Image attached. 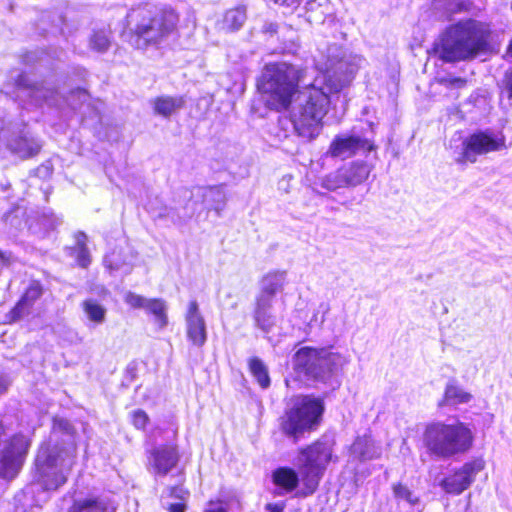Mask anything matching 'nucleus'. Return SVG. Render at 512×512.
Returning <instances> with one entry per match:
<instances>
[{
	"instance_id": "39",
	"label": "nucleus",
	"mask_w": 512,
	"mask_h": 512,
	"mask_svg": "<svg viewBox=\"0 0 512 512\" xmlns=\"http://www.w3.org/2000/svg\"><path fill=\"white\" fill-rule=\"evenodd\" d=\"M132 423L137 429H144L149 421V417L145 411L138 409L131 414Z\"/></svg>"
},
{
	"instance_id": "9",
	"label": "nucleus",
	"mask_w": 512,
	"mask_h": 512,
	"mask_svg": "<svg viewBox=\"0 0 512 512\" xmlns=\"http://www.w3.org/2000/svg\"><path fill=\"white\" fill-rule=\"evenodd\" d=\"M334 440L329 436H322L313 444L300 451L299 471L303 488L297 492V496L307 497L312 495L332 460Z\"/></svg>"
},
{
	"instance_id": "29",
	"label": "nucleus",
	"mask_w": 512,
	"mask_h": 512,
	"mask_svg": "<svg viewBox=\"0 0 512 512\" xmlns=\"http://www.w3.org/2000/svg\"><path fill=\"white\" fill-rule=\"evenodd\" d=\"M82 309L87 318L95 325L103 324L106 320V308L93 298L82 302Z\"/></svg>"
},
{
	"instance_id": "53",
	"label": "nucleus",
	"mask_w": 512,
	"mask_h": 512,
	"mask_svg": "<svg viewBox=\"0 0 512 512\" xmlns=\"http://www.w3.org/2000/svg\"><path fill=\"white\" fill-rule=\"evenodd\" d=\"M4 434V427L2 423L0 422V437Z\"/></svg>"
},
{
	"instance_id": "45",
	"label": "nucleus",
	"mask_w": 512,
	"mask_h": 512,
	"mask_svg": "<svg viewBox=\"0 0 512 512\" xmlns=\"http://www.w3.org/2000/svg\"><path fill=\"white\" fill-rule=\"evenodd\" d=\"M291 176H284L280 181H279V189L285 191L286 193L289 192V182L291 180Z\"/></svg>"
},
{
	"instance_id": "11",
	"label": "nucleus",
	"mask_w": 512,
	"mask_h": 512,
	"mask_svg": "<svg viewBox=\"0 0 512 512\" xmlns=\"http://www.w3.org/2000/svg\"><path fill=\"white\" fill-rule=\"evenodd\" d=\"M505 138L496 135L490 131H477L466 137L460 146V150L455 158L456 162L463 164L466 162L475 163L477 158L490 152L504 149Z\"/></svg>"
},
{
	"instance_id": "49",
	"label": "nucleus",
	"mask_w": 512,
	"mask_h": 512,
	"mask_svg": "<svg viewBox=\"0 0 512 512\" xmlns=\"http://www.w3.org/2000/svg\"><path fill=\"white\" fill-rule=\"evenodd\" d=\"M0 260L2 261L3 264H8L9 263V256H7L5 253L0 251Z\"/></svg>"
},
{
	"instance_id": "47",
	"label": "nucleus",
	"mask_w": 512,
	"mask_h": 512,
	"mask_svg": "<svg viewBox=\"0 0 512 512\" xmlns=\"http://www.w3.org/2000/svg\"><path fill=\"white\" fill-rule=\"evenodd\" d=\"M9 383L4 376H0V395L5 393L8 389Z\"/></svg>"
},
{
	"instance_id": "41",
	"label": "nucleus",
	"mask_w": 512,
	"mask_h": 512,
	"mask_svg": "<svg viewBox=\"0 0 512 512\" xmlns=\"http://www.w3.org/2000/svg\"><path fill=\"white\" fill-rule=\"evenodd\" d=\"M446 85L450 88H462L466 85L467 81L461 77H453L446 80H443Z\"/></svg>"
},
{
	"instance_id": "30",
	"label": "nucleus",
	"mask_w": 512,
	"mask_h": 512,
	"mask_svg": "<svg viewBox=\"0 0 512 512\" xmlns=\"http://www.w3.org/2000/svg\"><path fill=\"white\" fill-rule=\"evenodd\" d=\"M111 45V30L109 28H101L93 30L89 38V47L95 52L104 53Z\"/></svg>"
},
{
	"instance_id": "33",
	"label": "nucleus",
	"mask_w": 512,
	"mask_h": 512,
	"mask_svg": "<svg viewBox=\"0 0 512 512\" xmlns=\"http://www.w3.org/2000/svg\"><path fill=\"white\" fill-rule=\"evenodd\" d=\"M392 492L398 503L405 502L409 507L417 505L420 501L419 497L407 485L400 482L392 485Z\"/></svg>"
},
{
	"instance_id": "5",
	"label": "nucleus",
	"mask_w": 512,
	"mask_h": 512,
	"mask_svg": "<svg viewBox=\"0 0 512 512\" xmlns=\"http://www.w3.org/2000/svg\"><path fill=\"white\" fill-rule=\"evenodd\" d=\"M304 70L287 62H273L264 66L257 87L270 109L285 110L297 92Z\"/></svg>"
},
{
	"instance_id": "40",
	"label": "nucleus",
	"mask_w": 512,
	"mask_h": 512,
	"mask_svg": "<svg viewBox=\"0 0 512 512\" xmlns=\"http://www.w3.org/2000/svg\"><path fill=\"white\" fill-rule=\"evenodd\" d=\"M504 88L503 93L506 95L507 99L512 105V68L505 73V77L503 80Z\"/></svg>"
},
{
	"instance_id": "12",
	"label": "nucleus",
	"mask_w": 512,
	"mask_h": 512,
	"mask_svg": "<svg viewBox=\"0 0 512 512\" xmlns=\"http://www.w3.org/2000/svg\"><path fill=\"white\" fill-rule=\"evenodd\" d=\"M30 447V440L23 434H15L5 442L0 452V477L13 479L19 473Z\"/></svg>"
},
{
	"instance_id": "42",
	"label": "nucleus",
	"mask_w": 512,
	"mask_h": 512,
	"mask_svg": "<svg viewBox=\"0 0 512 512\" xmlns=\"http://www.w3.org/2000/svg\"><path fill=\"white\" fill-rule=\"evenodd\" d=\"M167 491L169 492V495L171 497H175V498H178L180 500H184L186 495H187V491H185L180 486L170 487V488L167 489Z\"/></svg>"
},
{
	"instance_id": "21",
	"label": "nucleus",
	"mask_w": 512,
	"mask_h": 512,
	"mask_svg": "<svg viewBox=\"0 0 512 512\" xmlns=\"http://www.w3.org/2000/svg\"><path fill=\"white\" fill-rule=\"evenodd\" d=\"M273 301L255 297L253 319L255 326L265 333H269L276 325V316L272 312Z\"/></svg>"
},
{
	"instance_id": "4",
	"label": "nucleus",
	"mask_w": 512,
	"mask_h": 512,
	"mask_svg": "<svg viewBox=\"0 0 512 512\" xmlns=\"http://www.w3.org/2000/svg\"><path fill=\"white\" fill-rule=\"evenodd\" d=\"M75 457L76 445L71 435L54 444H42L35 459L37 481L47 491L57 490L66 483Z\"/></svg>"
},
{
	"instance_id": "38",
	"label": "nucleus",
	"mask_w": 512,
	"mask_h": 512,
	"mask_svg": "<svg viewBox=\"0 0 512 512\" xmlns=\"http://www.w3.org/2000/svg\"><path fill=\"white\" fill-rule=\"evenodd\" d=\"M124 301L132 308L145 309L149 299L129 291L125 294Z\"/></svg>"
},
{
	"instance_id": "36",
	"label": "nucleus",
	"mask_w": 512,
	"mask_h": 512,
	"mask_svg": "<svg viewBox=\"0 0 512 512\" xmlns=\"http://www.w3.org/2000/svg\"><path fill=\"white\" fill-rule=\"evenodd\" d=\"M32 307L20 299L7 315L10 322H16L31 313Z\"/></svg>"
},
{
	"instance_id": "31",
	"label": "nucleus",
	"mask_w": 512,
	"mask_h": 512,
	"mask_svg": "<svg viewBox=\"0 0 512 512\" xmlns=\"http://www.w3.org/2000/svg\"><path fill=\"white\" fill-rule=\"evenodd\" d=\"M75 246L73 248L79 266L86 268L91 262L90 253L87 248V235L79 231L75 234Z\"/></svg>"
},
{
	"instance_id": "50",
	"label": "nucleus",
	"mask_w": 512,
	"mask_h": 512,
	"mask_svg": "<svg viewBox=\"0 0 512 512\" xmlns=\"http://www.w3.org/2000/svg\"><path fill=\"white\" fill-rule=\"evenodd\" d=\"M320 309L323 310V313L326 314L328 311H329V305L328 304H325V303H322L320 306H319Z\"/></svg>"
},
{
	"instance_id": "18",
	"label": "nucleus",
	"mask_w": 512,
	"mask_h": 512,
	"mask_svg": "<svg viewBox=\"0 0 512 512\" xmlns=\"http://www.w3.org/2000/svg\"><path fill=\"white\" fill-rule=\"evenodd\" d=\"M8 148L12 153L27 159L37 155L42 148V144L28 131L22 130L20 135L8 140Z\"/></svg>"
},
{
	"instance_id": "48",
	"label": "nucleus",
	"mask_w": 512,
	"mask_h": 512,
	"mask_svg": "<svg viewBox=\"0 0 512 512\" xmlns=\"http://www.w3.org/2000/svg\"><path fill=\"white\" fill-rule=\"evenodd\" d=\"M205 512H228L225 508L222 506H217L215 508L207 509Z\"/></svg>"
},
{
	"instance_id": "37",
	"label": "nucleus",
	"mask_w": 512,
	"mask_h": 512,
	"mask_svg": "<svg viewBox=\"0 0 512 512\" xmlns=\"http://www.w3.org/2000/svg\"><path fill=\"white\" fill-rule=\"evenodd\" d=\"M104 265L110 271H117V270L123 269L126 274L131 272V266L128 263H126L125 261L119 260L116 257L115 253L105 256Z\"/></svg>"
},
{
	"instance_id": "56",
	"label": "nucleus",
	"mask_w": 512,
	"mask_h": 512,
	"mask_svg": "<svg viewBox=\"0 0 512 512\" xmlns=\"http://www.w3.org/2000/svg\"><path fill=\"white\" fill-rule=\"evenodd\" d=\"M159 216H167V217H169V213L160 214Z\"/></svg>"
},
{
	"instance_id": "14",
	"label": "nucleus",
	"mask_w": 512,
	"mask_h": 512,
	"mask_svg": "<svg viewBox=\"0 0 512 512\" xmlns=\"http://www.w3.org/2000/svg\"><path fill=\"white\" fill-rule=\"evenodd\" d=\"M484 468V462L481 459L465 463L461 468L447 475L439 482V486L448 494L459 495L468 489L474 481L476 475Z\"/></svg>"
},
{
	"instance_id": "25",
	"label": "nucleus",
	"mask_w": 512,
	"mask_h": 512,
	"mask_svg": "<svg viewBox=\"0 0 512 512\" xmlns=\"http://www.w3.org/2000/svg\"><path fill=\"white\" fill-rule=\"evenodd\" d=\"M472 395L456 384L454 380L447 383L440 406H456L470 402Z\"/></svg>"
},
{
	"instance_id": "27",
	"label": "nucleus",
	"mask_w": 512,
	"mask_h": 512,
	"mask_svg": "<svg viewBox=\"0 0 512 512\" xmlns=\"http://www.w3.org/2000/svg\"><path fill=\"white\" fill-rule=\"evenodd\" d=\"M246 8L238 6L226 11L222 20V29L228 32L239 30L246 22Z\"/></svg>"
},
{
	"instance_id": "54",
	"label": "nucleus",
	"mask_w": 512,
	"mask_h": 512,
	"mask_svg": "<svg viewBox=\"0 0 512 512\" xmlns=\"http://www.w3.org/2000/svg\"><path fill=\"white\" fill-rule=\"evenodd\" d=\"M190 197H191V198H194V197L192 196V191L190 192ZM195 198H196V200H194V203H197V201H202L201 199H198L197 197H195Z\"/></svg>"
},
{
	"instance_id": "51",
	"label": "nucleus",
	"mask_w": 512,
	"mask_h": 512,
	"mask_svg": "<svg viewBox=\"0 0 512 512\" xmlns=\"http://www.w3.org/2000/svg\"><path fill=\"white\" fill-rule=\"evenodd\" d=\"M507 56L512 58V40L510 41L508 48H507Z\"/></svg>"
},
{
	"instance_id": "19",
	"label": "nucleus",
	"mask_w": 512,
	"mask_h": 512,
	"mask_svg": "<svg viewBox=\"0 0 512 512\" xmlns=\"http://www.w3.org/2000/svg\"><path fill=\"white\" fill-rule=\"evenodd\" d=\"M192 196L201 199L208 209L216 211L218 215L224 209L227 200L223 185L195 187Z\"/></svg>"
},
{
	"instance_id": "28",
	"label": "nucleus",
	"mask_w": 512,
	"mask_h": 512,
	"mask_svg": "<svg viewBox=\"0 0 512 512\" xmlns=\"http://www.w3.org/2000/svg\"><path fill=\"white\" fill-rule=\"evenodd\" d=\"M145 310L154 316L155 324L159 329H163L168 324L167 305L163 299H149Z\"/></svg>"
},
{
	"instance_id": "10",
	"label": "nucleus",
	"mask_w": 512,
	"mask_h": 512,
	"mask_svg": "<svg viewBox=\"0 0 512 512\" xmlns=\"http://www.w3.org/2000/svg\"><path fill=\"white\" fill-rule=\"evenodd\" d=\"M372 169L373 166L365 161H351L321 177L319 183L322 188L332 192L355 188L368 179Z\"/></svg>"
},
{
	"instance_id": "13",
	"label": "nucleus",
	"mask_w": 512,
	"mask_h": 512,
	"mask_svg": "<svg viewBox=\"0 0 512 512\" xmlns=\"http://www.w3.org/2000/svg\"><path fill=\"white\" fill-rule=\"evenodd\" d=\"M17 98L35 106L47 104L58 106V92L46 83H36L27 74H20L16 80Z\"/></svg>"
},
{
	"instance_id": "7",
	"label": "nucleus",
	"mask_w": 512,
	"mask_h": 512,
	"mask_svg": "<svg viewBox=\"0 0 512 512\" xmlns=\"http://www.w3.org/2000/svg\"><path fill=\"white\" fill-rule=\"evenodd\" d=\"M348 362L346 356L325 348L302 347L294 355V368L299 374L333 389L340 385L339 375Z\"/></svg>"
},
{
	"instance_id": "26",
	"label": "nucleus",
	"mask_w": 512,
	"mask_h": 512,
	"mask_svg": "<svg viewBox=\"0 0 512 512\" xmlns=\"http://www.w3.org/2000/svg\"><path fill=\"white\" fill-rule=\"evenodd\" d=\"M273 482L276 486L284 489L286 492H291L296 489L299 484L298 473L289 467L277 468L272 475Z\"/></svg>"
},
{
	"instance_id": "35",
	"label": "nucleus",
	"mask_w": 512,
	"mask_h": 512,
	"mask_svg": "<svg viewBox=\"0 0 512 512\" xmlns=\"http://www.w3.org/2000/svg\"><path fill=\"white\" fill-rule=\"evenodd\" d=\"M42 286L39 282H32L29 287L26 289L25 293L21 297V299L33 307L36 300H38L42 295Z\"/></svg>"
},
{
	"instance_id": "46",
	"label": "nucleus",
	"mask_w": 512,
	"mask_h": 512,
	"mask_svg": "<svg viewBox=\"0 0 512 512\" xmlns=\"http://www.w3.org/2000/svg\"><path fill=\"white\" fill-rule=\"evenodd\" d=\"M168 509L170 512H184L185 504L182 502L173 503L169 505Z\"/></svg>"
},
{
	"instance_id": "16",
	"label": "nucleus",
	"mask_w": 512,
	"mask_h": 512,
	"mask_svg": "<svg viewBox=\"0 0 512 512\" xmlns=\"http://www.w3.org/2000/svg\"><path fill=\"white\" fill-rule=\"evenodd\" d=\"M184 318L187 339L194 346L202 347L207 341V326L196 300L189 301Z\"/></svg>"
},
{
	"instance_id": "22",
	"label": "nucleus",
	"mask_w": 512,
	"mask_h": 512,
	"mask_svg": "<svg viewBox=\"0 0 512 512\" xmlns=\"http://www.w3.org/2000/svg\"><path fill=\"white\" fill-rule=\"evenodd\" d=\"M115 509L109 497H97L74 501L68 512H115Z\"/></svg>"
},
{
	"instance_id": "15",
	"label": "nucleus",
	"mask_w": 512,
	"mask_h": 512,
	"mask_svg": "<svg viewBox=\"0 0 512 512\" xmlns=\"http://www.w3.org/2000/svg\"><path fill=\"white\" fill-rule=\"evenodd\" d=\"M374 149L371 141L358 135H339L331 142L327 154L333 158L346 159L361 152Z\"/></svg>"
},
{
	"instance_id": "44",
	"label": "nucleus",
	"mask_w": 512,
	"mask_h": 512,
	"mask_svg": "<svg viewBox=\"0 0 512 512\" xmlns=\"http://www.w3.org/2000/svg\"><path fill=\"white\" fill-rule=\"evenodd\" d=\"M285 508V504L283 502L280 503H268L266 505V510L269 512H283Z\"/></svg>"
},
{
	"instance_id": "6",
	"label": "nucleus",
	"mask_w": 512,
	"mask_h": 512,
	"mask_svg": "<svg viewBox=\"0 0 512 512\" xmlns=\"http://www.w3.org/2000/svg\"><path fill=\"white\" fill-rule=\"evenodd\" d=\"M423 443L431 455L446 460L469 451L473 433L458 420L452 423L437 421L426 426Z\"/></svg>"
},
{
	"instance_id": "3",
	"label": "nucleus",
	"mask_w": 512,
	"mask_h": 512,
	"mask_svg": "<svg viewBox=\"0 0 512 512\" xmlns=\"http://www.w3.org/2000/svg\"><path fill=\"white\" fill-rule=\"evenodd\" d=\"M489 24L476 19L460 20L448 26L439 45V58L447 63L470 61L490 46Z\"/></svg>"
},
{
	"instance_id": "17",
	"label": "nucleus",
	"mask_w": 512,
	"mask_h": 512,
	"mask_svg": "<svg viewBox=\"0 0 512 512\" xmlns=\"http://www.w3.org/2000/svg\"><path fill=\"white\" fill-rule=\"evenodd\" d=\"M179 454L176 447L160 445L153 448L148 455V470L155 476H166L178 463Z\"/></svg>"
},
{
	"instance_id": "8",
	"label": "nucleus",
	"mask_w": 512,
	"mask_h": 512,
	"mask_svg": "<svg viewBox=\"0 0 512 512\" xmlns=\"http://www.w3.org/2000/svg\"><path fill=\"white\" fill-rule=\"evenodd\" d=\"M323 412L324 403L320 398L311 395L297 396L281 417V431L297 442L304 433L319 426Z\"/></svg>"
},
{
	"instance_id": "24",
	"label": "nucleus",
	"mask_w": 512,
	"mask_h": 512,
	"mask_svg": "<svg viewBox=\"0 0 512 512\" xmlns=\"http://www.w3.org/2000/svg\"><path fill=\"white\" fill-rule=\"evenodd\" d=\"M351 453L360 460H370L381 455V448L375 444L370 436L364 435L354 441L351 446Z\"/></svg>"
},
{
	"instance_id": "20",
	"label": "nucleus",
	"mask_w": 512,
	"mask_h": 512,
	"mask_svg": "<svg viewBox=\"0 0 512 512\" xmlns=\"http://www.w3.org/2000/svg\"><path fill=\"white\" fill-rule=\"evenodd\" d=\"M286 271H270L260 281V291L256 297L273 301L278 292L282 291L286 283Z\"/></svg>"
},
{
	"instance_id": "23",
	"label": "nucleus",
	"mask_w": 512,
	"mask_h": 512,
	"mask_svg": "<svg viewBox=\"0 0 512 512\" xmlns=\"http://www.w3.org/2000/svg\"><path fill=\"white\" fill-rule=\"evenodd\" d=\"M155 114L168 118L181 110L185 105L183 96L163 95L152 100Z\"/></svg>"
},
{
	"instance_id": "52",
	"label": "nucleus",
	"mask_w": 512,
	"mask_h": 512,
	"mask_svg": "<svg viewBox=\"0 0 512 512\" xmlns=\"http://www.w3.org/2000/svg\"><path fill=\"white\" fill-rule=\"evenodd\" d=\"M194 210H195V209H194V208H192V210H191L190 212H187V213L185 214V217H187V218L192 217V215H193V213H194Z\"/></svg>"
},
{
	"instance_id": "34",
	"label": "nucleus",
	"mask_w": 512,
	"mask_h": 512,
	"mask_svg": "<svg viewBox=\"0 0 512 512\" xmlns=\"http://www.w3.org/2000/svg\"><path fill=\"white\" fill-rule=\"evenodd\" d=\"M39 225L44 230H53L62 224V217L56 215L51 210H45L38 217Z\"/></svg>"
},
{
	"instance_id": "43",
	"label": "nucleus",
	"mask_w": 512,
	"mask_h": 512,
	"mask_svg": "<svg viewBox=\"0 0 512 512\" xmlns=\"http://www.w3.org/2000/svg\"><path fill=\"white\" fill-rule=\"evenodd\" d=\"M279 31V25L274 22H265L262 26V32L268 35L277 34Z\"/></svg>"
},
{
	"instance_id": "32",
	"label": "nucleus",
	"mask_w": 512,
	"mask_h": 512,
	"mask_svg": "<svg viewBox=\"0 0 512 512\" xmlns=\"http://www.w3.org/2000/svg\"><path fill=\"white\" fill-rule=\"evenodd\" d=\"M249 369L261 388L267 389L270 386L271 380L268 368L260 358L252 357L249 360Z\"/></svg>"
},
{
	"instance_id": "1",
	"label": "nucleus",
	"mask_w": 512,
	"mask_h": 512,
	"mask_svg": "<svg viewBox=\"0 0 512 512\" xmlns=\"http://www.w3.org/2000/svg\"><path fill=\"white\" fill-rule=\"evenodd\" d=\"M362 58L355 56L351 62L340 61L338 69L344 75L337 83L322 85V80L316 79L313 84L304 87L298 94L296 105L292 112V123L297 134L305 139H313L318 135L319 126L328 111L329 93L338 92L347 85L360 67Z\"/></svg>"
},
{
	"instance_id": "55",
	"label": "nucleus",
	"mask_w": 512,
	"mask_h": 512,
	"mask_svg": "<svg viewBox=\"0 0 512 512\" xmlns=\"http://www.w3.org/2000/svg\"><path fill=\"white\" fill-rule=\"evenodd\" d=\"M77 93H78V94H84V91H82V90H77Z\"/></svg>"
},
{
	"instance_id": "2",
	"label": "nucleus",
	"mask_w": 512,
	"mask_h": 512,
	"mask_svg": "<svg viewBox=\"0 0 512 512\" xmlns=\"http://www.w3.org/2000/svg\"><path fill=\"white\" fill-rule=\"evenodd\" d=\"M126 20L127 41L136 49L146 50L161 46L176 33L179 16L171 7L145 4L132 8Z\"/></svg>"
}]
</instances>
